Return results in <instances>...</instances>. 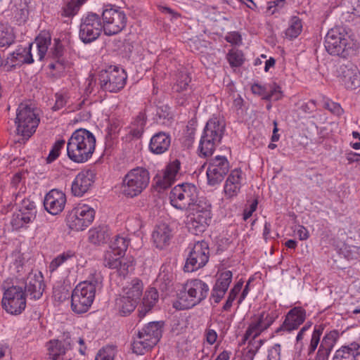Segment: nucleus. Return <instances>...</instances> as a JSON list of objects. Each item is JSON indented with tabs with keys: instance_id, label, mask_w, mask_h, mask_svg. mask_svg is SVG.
I'll list each match as a JSON object with an SVG mask.
<instances>
[{
	"instance_id": "1",
	"label": "nucleus",
	"mask_w": 360,
	"mask_h": 360,
	"mask_svg": "<svg viewBox=\"0 0 360 360\" xmlns=\"http://www.w3.org/2000/svg\"><path fill=\"white\" fill-rule=\"evenodd\" d=\"M96 138L87 129L75 130L67 143V154L74 162L84 163L88 161L94 153Z\"/></svg>"
},
{
	"instance_id": "2",
	"label": "nucleus",
	"mask_w": 360,
	"mask_h": 360,
	"mask_svg": "<svg viewBox=\"0 0 360 360\" xmlns=\"http://www.w3.org/2000/svg\"><path fill=\"white\" fill-rule=\"evenodd\" d=\"M101 283L100 274L95 273L89 280L79 283L73 290L71 295V308L77 314L86 312L95 298L96 290Z\"/></svg>"
},
{
	"instance_id": "3",
	"label": "nucleus",
	"mask_w": 360,
	"mask_h": 360,
	"mask_svg": "<svg viewBox=\"0 0 360 360\" xmlns=\"http://www.w3.org/2000/svg\"><path fill=\"white\" fill-rule=\"evenodd\" d=\"M326 51L333 56L347 58L355 53L356 44L346 29L336 26L328 30L325 37Z\"/></svg>"
},
{
	"instance_id": "4",
	"label": "nucleus",
	"mask_w": 360,
	"mask_h": 360,
	"mask_svg": "<svg viewBox=\"0 0 360 360\" xmlns=\"http://www.w3.org/2000/svg\"><path fill=\"white\" fill-rule=\"evenodd\" d=\"M184 292L174 302L179 310L190 309L204 300L209 292L208 285L200 279L188 280L184 286Z\"/></svg>"
},
{
	"instance_id": "5",
	"label": "nucleus",
	"mask_w": 360,
	"mask_h": 360,
	"mask_svg": "<svg viewBox=\"0 0 360 360\" xmlns=\"http://www.w3.org/2000/svg\"><path fill=\"white\" fill-rule=\"evenodd\" d=\"M224 129V123L216 117L207 122L199 143V156L207 158L213 154L221 141Z\"/></svg>"
},
{
	"instance_id": "6",
	"label": "nucleus",
	"mask_w": 360,
	"mask_h": 360,
	"mask_svg": "<svg viewBox=\"0 0 360 360\" xmlns=\"http://www.w3.org/2000/svg\"><path fill=\"white\" fill-rule=\"evenodd\" d=\"M150 173L143 167H136L130 169L123 177L121 191L127 198L139 195L149 185Z\"/></svg>"
},
{
	"instance_id": "7",
	"label": "nucleus",
	"mask_w": 360,
	"mask_h": 360,
	"mask_svg": "<svg viewBox=\"0 0 360 360\" xmlns=\"http://www.w3.org/2000/svg\"><path fill=\"white\" fill-rule=\"evenodd\" d=\"M39 121L35 108L31 104L21 103L15 120L17 134L27 140L36 131Z\"/></svg>"
},
{
	"instance_id": "8",
	"label": "nucleus",
	"mask_w": 360,
	"mask_h": 360,
	"mask_svg": "<svg viewBox=\"0 0 360 360\" xmlns=\"http://www.w3.org/2000/svg\"><path fill=\"white\" fill-rule=\"evenodd\" d=\"M79 345L78 351L82 355L85 354L86 346L82 338L75 340L69 333H64L60 339L52 340L49 342L48 360H64V355L68 350L73 349L75 345Z\"/></svg>"
},
{
	"instance_id": "9",
	"label": "nucleus",
	"mask_w": 360,
	"mask_h": 360,
	"mask_svg": "<svg viewBox=\"0 0 360 360\" xmlns=\"http://www.w3.org/2000/svg\"><path fill=\"white\" fill-rule=\"evenodd\" d=\"M197 188L190 184H182L174 186L169 193L171 205L181 210L191 208L197 202Z\"/></svg>"
},
{
	"instance_id": "10",
	"label": "nucleus",
	"mask_w": 360,
	"mask_h": 360,
	"mask_svg": "<svg viewBox=\"0 0 360 360\" xmlns=\"http://www.w3.org/2000/svg\"><path fill=\"white\" fill-rule=\"evenodd\" d=\"M94 210L86 204H79L66 217V224L71 230L83 231L93 221Z\"/></svg>"
},
{
	"instance_id": "11",
	"label": "nucleus",
	"mask_w": 360,
	"mask_h": 360,
	"mask_svg": "<svg viewBox=\"0 0 360 360\" xmlns=\"http://www.w3.org/2000/svg\"><path fill=\"white\" fill-rule=\"evenodd\" d=\"M103 30L100 16L94 13H89L81 19L79 37L84 44L97 39Z\"/></svg>"
},
{
	"instance_id": "12",
	"label": "nucleus",
	"mask_w": 360,
	"mask_h": 360,
	"mask_svg": "<svg viewBox=\"0 0 360 360\" xmlns=\"http://www.w3.org/2000/svg\"><path fill=\"white\" fill-rule=\"evenodd\" d=\"M98 77L101 89L109 92H117L123 89L127 78L124 70L117 67L101 70Z\"/></svg>"
},
{
	"instance_id": "13",
	"label": "nucleus",
	"mask_w": 360,
	"mask_h": 360,
	"mask_svg": "<svg viewBox=\"0 0 360 360\" xmlns=\"http://www.w3.org/2000/svg\"><path fill=\"white\" fill-rule=\"evenodd\" d=\"M104 34L112 36L120 33L127 25V18L124 12L119 8H110L102 13Z\"/></svg>"
},
{
	"instance_id": "14",
	"label": "nucleus",
	"mask_w": 360,
	"mask_h": 360,
	"mask_svg": "<svg viewBox=\"0 0 360 360\" xmlns=\"http://www.w3.org/2000/svg\"><path fill=\"white\" fill-rule=\"evenodd\" d=\"M210 257V249L207 242L202 240L195 243L186 259L184 271L193 272L202 268Z\"/></svg>"
},
{
	"instance_id": "15",
	"label": "nucleus",
	"mask_w": 360,
	"mask_h": 360,
	"mask_svg": "<svg viewBox=\"0 0 360 360\" xmlns=\"http://www.w3.org/2000/svg\"><path fill=\"white\" fill-rule=\"evenodd\" d=\"M1 302L7 312L19 314L26 307L25 292L20 287L11 286L5 290Z\"/></svg>"
},
{
	"instance_id": "16",
	"label": "nucleus",
	"mask_w": 360,
	"mask_h": 360,
	"mask_svg": "<svg viewBox=\"0 0 360 360\" xmlns=\"http://www.w3.org/2000/svg\"><path fill=\"white\" fill-rule=\"evenodd\" d=\"M229 170V162L225 156L217 155L210 162L207 170L208 184L214 186L224 179Z\"/></svg>"
},
{
	"instance_id": "17",
	"label": "nucleus",
	"mask_w": 360,
	"mask_h": 360,
	"mask_svg": "<svg viewBox=\"0 0 360 360\" xmlns=\"http://www.w3.org/2000/svg\"><path fill=\"white\" fill-rule=\"evenodd\" d=\"M172 90L176 94V103L179 105H186L191 97L189 84L191 78L186 71H179L175 76Z\"/></svg>"
},
{
	"instance_id": "18",
	"label": "nucleus",
	"mask_w": 360,
	"mask_h": 360,
	"mask_svg": "<svg viewBox=\"0 0 360 360\" xmlns=\"http://www.w3.org/2000/svg\"><path fill=\"white\" fill-rule=\"evenodd\" d=\"M305 319L306 311L300 307H295L287 313L284 321L282 325L276 329V333L281 331L290 332L296 330L304 323Z\"/></svg>"
},
{
	"instance_id": "19",
	"label": "nucleus",
	"mask_w": 360,
	"mask_h": 360,
	"mask_svg": "<svg viewBox=\"0 0 360 360\" xmlns=\"http://www.w3.org/2000/svg\"><path fill=\"white\" fill-rule=\"evenodd\" d=\"M66 203L65 194L58 189H52L45 196L44 205L50 214L56 215L65 208Z\"/></svg>"
},
{
	"instance_id": "20",
	"label": "nucleus",
	"mask_w": 360,
	"mask_h": 360,
	"mask_svg": "<svg viewBox=\"0 0 360 360\" xmlns=\"http://www.w3.org/2000/svg\"><path fill=\"white\" fill-rule=\"evenodd\" d=\"M94 174L91 170H83L75 178L71 187L75 196H82L92 186L94 182Z\"/></svg>"
},
{
	"instance_id": "21",
	"label": "nucleus",
	"mask_w": 360,
	"mask_h": 360,
	"mask_svg": "<svg viewBox=\"0 0 360 360\" xmlns=\"http://www.w3.org/2000/svg\"><path fill=\"white\" fill-rule=\"evenodd\" d=\"M340 77L345 86L348 89H355L360 84L359 72L352 63L341 65Z\"/></svg>"
},
{
	"instance_id": "22",
	"label": "nucleus",
	"mask_w": 360,
	"mask_h": 360,
	"mask_svg": "<svg viewBox=\"0 0 360 360\" xmlns=\"http://www.w3.org/2000/svg\"><path fill=\"white\" fill-rule=\"evenodd\" d=\"M172 230L167 224L161 223L155 226L152 233V240L157 248L168 246L172 238Z\"/></svg>"
},
{
	"instance_id": "23",
	"label": "nucleus",
	"mask_w": 360,
	"mask_h": 360,
	"mask_svg": "<svg viewBox=\"0 0 360 360\" xmlns=\"http://www.w3.org/2000/svg\"><path fill=\"white\" fill-rule=\"evenodd\" d=\"M25 290L27 295H30L32 299H39L44 290L42 275L40 273L38 274H29L25 280Z\"/></svg>"
},
{
	"instance_id": "24",
	"label": "nucleus",
	"mask_w": 360,
	"mask_h": 360,
	"mask_svg": "<svg viewBox=\"0 0 360 360\" xmlns=\"http://www.w3.org/2000/svg\"><path fill=\"white\" fill-rule=\"evenodd\" d=\"M242 171L236 169L231 171L224 184V193L227 198L236 196L240 192L242 186Z\"/></svg>"
},
{
	"instance_id": "25",
	"label": "nucleus",
	"mask_w": 360,
	"mask_h": 360,
	"mask_svg": "<svg viewBox=\"0 0 360 360\" xmlns=\"http://www.w3.org/2000/svg\"><path fill=\"white\" fill-rule=\"evenodd\" d=\"M180 167L181 162L179 160L170 162L164 169L161 179L158 180V186L163 189L169 187L176 180Z\"/></svg>"
},
{
	"instance_id": "26",
	"label": "nucleus",
	"mask_w": 360,
	"mask_h": 360,
	"mask_svg": "<svg viewBox=\"0 0 360 360\" xmlns=\"http://www.w3.org/2000/svg\"><path fill=\"white\" fill-rule=\"evenodd\" d=\"M170 144V136L165 132H158L151 138L149 148L152 153L160 155L169 149Z\"/></svg>"
},
{
	"instance_id": "27",
	"label": "nucleus",
	"mask_w": 360,
	"mask_h": 360,
	"mask_svg": "<svg viewBox=\"0 0 360 360\" xmlns=\"http://www.w3.org/2000/svg\"><path fill=\"white\" fill-rule=\"evenodd\" d=\"M335 342V335L331 332L327 333L323 338L315 357L309 360H328Z\"/></svg>"
},
{
	"instance_id": "28",
	"label": "nucleus",
	"mask_w": 360,
	"mask_h": 360,
	"mask_svg": "<svg viewBox=\"0 0 360 360\" xmlns=\"http://www.w3.org/2000/svg\"><path fill=\"white\" fill-rule=\"evenodd\" d=\"M192 217L189 222L190 229L195 231L202 232L211 221V210L200 212H191Z\"/></svg>"
},
{
	"instance_id": "29",
	"label": "nucleus",
	"mask_w": 360,
	"mask_h": 360,
	"mask_svg": "<svg viewBox=\"0 0 360 360\" xmlns=\"http://www.w3.org/2000/svg\"><path fill=\"white\" fill-rule=\"evenodd\" d=\"M156 344L157 342H155V339L148 338L139 331L137 338L132 344V349L134 353L141 355L153 347Z\"/></svg>"
},
{
	"instance_id": "30",
	"label": "nucleus",
	"mask_w": 360,
	"mask_h": 360,
	"mask_svg": "<svg viewBox=\"0 0 360 360\" xmlns=\"http://www.w3.org/2000/svg\"><path fill=\"white\" fill-rule=\"evenodd\" d=\"M32 44H30L28 47H20L16 49L14 52L11 54V63L15 64L27 63L30 64L33 63L32 55L31 53Z\"/></svg>"
},
{
	"instance_id": "31",
	"label": "nucleus",
	"mask_w": 360,
	"mask_h": 360,
	"mask_svg": "<svg viewBox=\"0 0 360 360\" xmlns=\"http://www.w3.org/2000/svg\"><path fill=\"white\" fill-rule=\"evenodd\" d=\"M109 238L108 230L106 226H98L89 231V240L94 245L105 243Z\"/></svg>"
},
{
	"instance_id": "32",
	"label": "nucleus",
	"mask_w": 360,
	"mask_h": 360,
	"mask_svg": "<svg viewBox=\"0 0 360 360\" xmlns=\"http://www.w3.org/2000/svg\"><path fill=\"white\" fill-rule=\"evenodd\" d=\"M143 292V283L139 278H134L129 286L124 288L123 295L127 297L139 302Z\"/></svg>"
},
{
	"instance_id": "33",
	"label": "nucleus",
	"mask_w": 360,
	"mask_h": 360,
	"mask_svg": "<svg viewBox=\"0 0 360 360\" xmlns=\"http://www.w3.org/2000/svg\"><path fill=\"white\" fill-rule=\"evenodd\" d=\"M162 323L159 321L149 323L141 332L148 338L155 339V342H158L162 336Z\"/></svg>"
},
{
	"instance_id": "34",
	"label": "nucleus",
	"mask_w": 360,
	"mask_h": 360,
	"mask_svg": "<svg viewBox=\"0 0 360 360\" xmlns=\"http://www.w3.org/2000/svg\"><path fill=\"white\" fill-rule=\"evenodd\" d=\"M84 0H70L62 7L60 15L65 18H72L77 15Z\"/></svg>"
},
{
	"instance_id": "35",
	"label": "nucleus",
	"mask_w": 360,
	"mask_h": 360,
	"mask_svg": "<svg viewBox=\"0 0 360 360\" xmlns=\"http://www.w3.org/2000/svg\"><path fill=\"white\" fill-rule=\"evenodd\" d=\"M355 343L349 346H343L335 352L333 360H356L355 356Z\"/></svg>"
},
{
	"instance_id": "36",
	"label": "nucleus",
	"mask_w": 360,
	"mask_h": 360,
	"mask_svg": "<svg viewBox=\"0 0 360 360\" xmlns=\"http://www.w3.org/2000/svg\"><path fill=\"white\" fill-rule=\"evenodd\" d=\"M14 34L11 27L4 23H0V46H8L14 41Z\"/></svg>"
},
{
	"instance_id": "37",
	"label": "nucleus",
	"mask_w": 360,
	"mask_h": 360,
	"mask_svg": "<svg viewBox=\"0 0 360 360\" xmlns=\"http://www.w3.org/2000/svg\"><path fill=\"white\" fill-rule=\"evenodd\" d=\"M129 244V240L127 237L117 235L111 241L110 248L111 250L116 252L118 255H123Z\"/></svg>"
},
{
	"instance_id": "38",
	"label": "nucleus",
	"mask_w": 360,
	"mask_h": 360,
	"mask_svg": "<svg viewBox=\"0 0 360 360\" xmlns=\"http://www.w3.org/2000/svg\"><path fill=\"white\" fill-rule=\"evenodd\" d=\"M75 257V252L72 250H68L55 257L49 264V270L55 271L59 266L65 264L67 261Z\"/></svg>"
},
{
	"instance_id": "39",
	"label": "nucleus",
	"mask_w": 360,
	"mask_h": 360,
	"mask_svg": "<svg viewBox=\"0 0 360 360\" xmlns=\"http://www.w3.org/2000/svg\"><path fill=\"white\" fill-rule=\"evenodd\" d=\"M36 46L37 49V54L39 60H41L46 53L47 52L48 47L51 44V37L47 34H40L35 39Z\"/></svg>"
},
{
	"instance_id": "40",
	"label": "nucleus",
	"mask_w": 360,
	"mask_h": 360,
	"mask_svg": "<svg viewBox=\"0 0 360 360\" xmlns=\"http://www.w3.org/2000/svg\"><path fill=\"white\" fill-rule=\"evenodd\" d=\"M139 302L136 300H132L127 297L124 295H122L119 299L117 300L116 304L120 308V312L124 315L131 313L133 311Z\"/></svg>"
},
{
	"instance_id": "41",
	"label": "nucleus",
	"mask_w": 360,
	"mask_h": 360,
	"mask_svg": "<svg viewBox=\"0 0 360 360\" xmlns=\"http://www.w3.org/2000/svg\"><path fill=\"white\" fill-rule=\"evenodd\" d=\"M146 117L139 114L130 127L129 134L134 138H139L142 135L146 125Z\"/></svg>"
},
{
	"instance_id": "42",
	"label": "nucleus",
	"mask_w": 360,
	"mask_h": 360,
	"mask_svg": "<svg viewBox=\"0 0 360 360\" xmlns=\"http://www.w3.org/2000/svg\"><path fill=\"white\" fill-rule=\"evenodd\" d=\"M302 24L301 20L298 17L292 18L289 27L285 31V35L290 38H296L302 32Z\"/></svg>"
},
{
	"instance_id": "43",
	"label": "nucleus",
	"mask_w": 360,
	"mask_h": 360,
	"mask_svg": "<svg viewBox=\"0 0 360 360\" xmlns=\"http://www.w3.org/2000/svg\"><path fill=\"white\" fill-rule=\"evenodd\" d=\"M253 321L264 331L274 323V318L269 313L262 312L258 316L255 317Z\"/></svg>"
},
{
	"instance_id": "44",
	"label": "nucleus",
	"mask_w": 360,
	"mask_h": 360,
	"mask_svg": "<svg viewBox=\"0 0 360 360\" xmlns=\"http://www.w3.org/2000/svg\"><path fill=\"white\" fill-rule=\"evenodd\" d=\"M232 276V272L229 270L221 273L214 286L226 292L231 283Z\"/></svg>"
},
{
	"instance_id": "45",
	"label": "nucleus",
	"mask_w": 360,
	"mask_h": 360,
	"mask_svg": "<svg viewBox=\"0 0 360 360\" xmlns=\"http://www.w3.org/2000/svg\"><path fill=\"white\" fill-rule=\"evenodd\" d=\"M323 329L321 326H315L308 347V355L311 354L316 349L320 342V339L323 333Z\"/></svg>"
},
{
	"instance_id": "46",
	"label": "nucleus",
	"mask_w": 360,
	"mask_h": 360,
	"mask_svg": "<svg viewBox=\"0 0 360 360\" xmlns=\"http://www.w3.org/2000/svg\"><path fill=\"white\" fill-rule=\"evenodd\" d=\"M243 284V282L240 281L231 290V291L229 292L228 298H227L225 304L223 306L224 311H229L230 310L231 307H232L233 302L235 300L236 296L238 295V294L242 289Z\"/></svg>"
},
{
	"instance_id": "47",
	"label": "nucleus",
	"mask_w": 360,
	"mask_h": 360,
	"mask_svg": "<svg viewBox=\"0 0 360 360\" xmlns=\"http://www.w3.org/2000/svg\"><path fill=\"white\" fill-rule=\"evenodd\" d=\"M116 252L112 250L107 251L104 255V265L110 269L118 268V265H120V257Z\"/></svg>"
},
{
	"instance_id": "48",
	"label": "nucleus",
	"mask_w": 360,
	"mask_h": 360,
	"mask_svg": "<svg viewBox=\"0 0 360 360\" xmlns=\"http://www.w3.org/2000/svg\"><path fill=\"white\" fill-rule=\"evenodd\" d=\"M227 60L231 67H240L244 61L242 51L231 50L227 54Z\"/></svg>"
},
{
	"instance_id": "49",
	"label": "nucleus",
	"mask_w": 360,
	"mask_h": 360,
	"mask_svg": "<svg viewBox=\"0 0 360 360\" xmlns=\"http://www.w3.org/2000/svg\"><path fill=\"white\" fill-rule=\"evenodd\" d=\"M262 332L263 331L252 321L245 331L242 340V344H245V342L250 339L255 340Z\"/></svg>"
},
{
	"instance_id": "50",
	"label": "nucleus",
	"mask_w": 360,
	"mask_h": 360,
	"mask_svg": "<svg viewBox=\"0 0 360 360\" xmlns=\"http://www.w3.org/2000/svg\"><path fill=\"white\" fill-rule=\"evenodd\" d=\"M65 143V142L63 139H60V140H58L53 144L51 151L49 152L48 157L46 158L47 163H51L58 158V156L60 155V150L63 147Z\"/></svg>"
},
{
	"instance_id": "51",
	"label": "nucleus",
	"mask_w": 360,
	"mask_h": 360,
	"mask_svg": "<svg viewBox=\"0 0 360 360\" xmlns=\"http://www.w3.org/2000/svg\"><path fill=\"white\" fill-rule=\"evenodd\" d=\"M115 354V348L112 346H107L98 351L95 360H113Z\"/></svg>"
},
{
	"instance_id": "52",
	"label": "nucleus",
	"mask_w": 360,
	"mask_h": 360,
	"mask_svg": "<svg viewBox=\"0 0 360 360\" xmlns=\"http://www.w3.org/2000/svg\"><path fill=\"white\" fill-rule=\"evenodd\" d=\"M263 341L262 340H256L250 339L248 345L247 347L246 356L250 360H253L255 355L258 352L259 349L262 346Z\"/></svg>"
},
{
	"instance_id": "53",
	"label": "nucleus",
	"mask_w": 360,
	"mask_h": 360,
	"mask_svg": "<svg viewBox=\"0 0 360 360\" xmlns=\"http://www.w3.org/2000/svg\"><path fill=\"white\" fill-rule=\"evenodd\" d=\"M158 298L157 292L155 290H150L146 292L143 303L147 306L148 309H151L155 304Z\"/></svg>"
},
{
	"instance_id": "54",
	"label": "nucleus",
	"mask_w": 360,
	"mask_h": 360,
	"mask_svg": "<svg viewBox=\"0 0 360 360\" xmlns=\"http://www.w3.org/2000/svg\"><path fill=\"white\" fill-rule=\"evenodd\" d=\"M188 210H191L192 212H200L205 210H211L210 203L205 199L197 200L196 202L192 205L191 208Z\"/></svg>"
},
{
	"instance_id": "55",
	"label": "nucleus",
	"mask_w": 360,
	"mask_h": 360,
	"mask_svg": "<svg viewBox=\"0 0 360 360\" xmlns=\"http://www.w3.org/2000/svg\"><path fill=\"white\" fill-rule=\"evenodd\" d=\"M11 224L13 229L18 230L29 223L27 222L26 217H23L22 214L18 212L13 214Z\"/></svg>"
},
{
	"instance_id": "56",
	"label": "nucleus",
	"mask_w": 360,
	"mask_h": 360,
	"mask_svg": "<svg viewBox=\"0 0 360 360\" xmlns=\"http://www.w3.org/2000/svg\"><path fill=\"white\" fill-rule=\"evenodd\" d=\"M133 262L127 261L126 259L120 260V265H118V268H116L117 274L122 277H125L131 270Z\"/></svg>"
},
{
	"instance_id": "57",
	"label": "nucleus",
	"mask_w": 360,
	"mask_h": 360,
	"mask_svg": "<svg viewBox=\"0 0 360 360\" xmlns=\"http://www.w3.org/2000/svg\"><path fill=\"white\" fill-rule=\"evenodd\" d=\"M282 96L283 92L281 90V87L275 84L264 98L266 100L278 101Z\"/></svg>"
},
{
	"instance_id": "58",
	"label": "nucleus",
	"mask_w": 360,
	"mask_h": 360,
	"mask_svg": "<svg viewBox=\"0 0 360 360\" xmlns=\"http://www.w3.org/2000/svg\"><path fill=\"white\" fill-rule=\"evenodd\" d=\"M56 97V102L55 104L52 107V110L53 111L58 110L63 108L68 100V96L66 94L56 93L55 95Z\"/></svg>"
},
{
	"instance_id": "59",
	"label": "nucleus",
	"mask_w": 360,
	"mask_h": 360,
	"mask_svg": "<svg viewBox=\"0 0 360 360\" xmlns=\"http://www.w3.org/2000/svg\"><path fill=\"white\" fill-rule=\"evenodd\" d=\"M267 360H281V345L275 344L268 351Z\"/></svg>"
},
{
	"instance_id": "60",
	"label": "nucleus",
	"mask_w": 360,
	"mask_h": 360,
	"mask_svg": "<svg viewBox=\"0 0 360 360\" xmlns=\"http://www.w3.org/2000/svg\"><path fill=\"white\" fill-rule=\"evenodd\" d=\"M324 106L326 109L330 110L332 113H333L338 116H340L343 113V109L342 108V107L340 106V105L339 103L329 101V102L325 103Z\"/></svg>"
},
{
	"instance_id": "61",
	"label": "nucleus",
	"mask_w": 360,
	"mask_h": 360,
	"mask_svg": "<svg viewBox=\"0 0 360 360\" xmlns=\"http://www.w3.org/2000/svg\"><path fill=\"white\" fill-rule=\"evenodd\" d=\"M20 210V211L29 212L34 214L37 213L35 203L28 199H25L22 200Z\"/></svg>"
},
{
	"instance_id": "62",
	"label": "nucleus",
	"mask_w": 360,
	"mask_h": 360,
	"mask_svg": "<svg viewBox=\"0 0 360 360\" xmlns=\"http://www.w3.org/2000/svg\"><path fill=\"white\" fill-rule=\"evenodd\" d=\"M226 40L232 44H240L242 42L241 35L237 32H229L226 37Z\"/></svg>"
},
{
	"instance_id": "63",
	"label": "nucleus",
	"mask_w": 360,
	"mask_h": 360,
	"mask_svg": "<svg viewBox=\"0 0 360 360\" xmlns=\"http://www.w3.org/2000/svg\"><path fill=\"white\" fill-rule=\"evenodd\" d=\"M53 297L56 300L63 302L69 297V293L65 289H56L53 291Z\"/></svg>"
},
{
	"instance_id": "64",
	"label": "nucleus",
	"mask_w": 360,
	"mask_h": 360,
	"mask_svg": "<svg viewBox=\"0 0 360 360\" xmlns=\"http://www.w3.org/2000/svg\"><path fill=\"white\" fill-rule=\"evenodd\" d=\"M226 292H225L224 290L214 286L212 290L211 297L214 300L215 303H219L224 297Z\"/></svg>"
}]
</instances>
